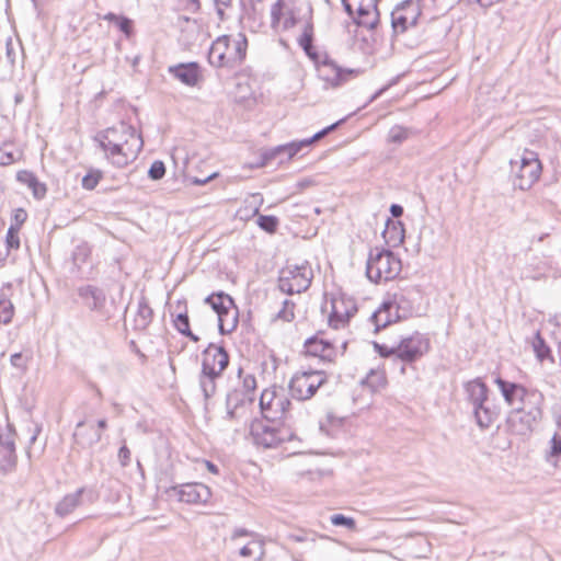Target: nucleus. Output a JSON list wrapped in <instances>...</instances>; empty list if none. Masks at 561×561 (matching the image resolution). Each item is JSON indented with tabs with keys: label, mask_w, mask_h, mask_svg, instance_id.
Segmentation results:
<instances>
[{
	"label": "nucleus",
	"mask_w": 561,
	"mask_h": 561,
	"mask_svg": "<svg viewBox=\"0 0 561 561\" xmlns=\"http://www.w3.org/2000/svg\"><path fill=\"white\" fill-rule=\"evenodd\" d=\"M105 158L117 168H124L138 157L144 141L135 127L126 123L108 127L95 136Z\"/></svg>",
	"instance_id": "f257e3e1"
},
{
	"label": "nucleus",
	"mask_w": 561,
	"mask_h": 561,
	"mask_svg": "<svg viewBox=\"0 0 561 561\" xmlns=\"http://www.w3.org/2000/svg\"><path fill=\"white\" fill-rule=\"evenodd\" d=\"M248 41L244 34L219 36L210 46L209 64L217 68H233L245 58Z\"/></svg>",
	"instance_id": "f03ea898"
},
{
	"label": "nucleus",
	"mask_w": 561,
	"mask_h": 561,
	"mask_svg": "<svg viewBox=\"0 0 561 561\" xmlns=\"http://www.w3.org/2000/svg\"><path fill=\"white\" fill-rule=\"evenodd\" d=\"M229 364V355L224 347L209 344L203 352L202 373L199 386L205 399H209L216 392V380Z\"/></svg>",
	"instance_id": "7ed1b4c3"
},
{
	"label": "nucleus",
	"mask_w": 561,
	"mask_h": 561,
	"mask_svg": "<svg viewBox=\"0 0 561 561\" xmlns=\"http://www.w3.org/2000/svg\"><path fill=\"white\" fill-rule=\"evenodd\" d=\"M402 268L401 260L391 251L374 248L366 262V275L370 282L380 283L396 278Z\"/></svg>",
	"instance_id": "20e7f679"
},
{
	"label": "nucleus",
	"mask_w": 561,
	"mask_h": 561,
	"mask_svg": "<svg viewBox=\"0 0 561 561\" xmlns=\"http://www.w3.org/2000/svg\"><path fill=\"white\" fill-rule=\"evenodd\" d=\"M511 176L515 187L519 190L530 188L540 178L541 162L537 152L525 149L511 162Z\"/></svg>",
	"instance_id": "39448f33"
},
{
	"label": "nucleus",
	"mask_w": 561,
	"mask_h": 561,
	"mask_svg": "<svg viewBox=\"0 0 561 561\" xmlns=\"http://www.w3.org/2000/svg\"><path fill=\"white\" fill-rule=\"evenodd\" d=\"M312 278L313 272L307 261L301 264H287L280 270L278 287L287 295L300 294L310 287Z\"/></svg>",
	"instance_id": "423d86ee"
},
{
	"label": "nucleus",
	"mask_w": 561,
	"mask_h": 561,
	"mask_svg": "<svg viewBox=\"0 0 561 561\" xmlns=\"http://www.w3.org/2000/svg\"><path fill=\"white\" fill-rule=\"evenodd\" d=\"M327 381L328 377L322 370L297 371L289 381V391L299 401L309 400Z\"/></svg>",
	"instance_id": "0eeeda50"
},
{
	"label": "nucleus",
	"mask_w": 561,
	"mask_h": 561,
	"mask_svg": "<svg viewBox=\"0 0 561 561\" xmlns=\"http://www.w3.org/2000/svg\"><path fill=\"white\" fill-rule=\"evenodd\" d=\"M495 383L512 409L525 408L529 404H543V396L537 390L527 389L523 385L506 381L500 377L495 379Z\"/></svg>",
	"instance_id": "6e6552de"
},
{
	"label": "nucleus",
	"mask_w": 561,
	"mask_h": 561,
	"mask_svg": "<svg viewBox=\"0 0 561 561\" xmlns=\"http://www.w3.org/2000/svg\"><path fill=\"white\" fill-rule=\"evenodd\" d=\"M542 417V404H529L525 408L511 410L506 424L512 434L519 436L529 435Z\"/></svg>",
	"instance_id": "1a4fd4ad"
},
{
	"label": "nucleus",
	"mask_w": 561,
	"mask_h": 561,
	"mask_svg": "<svg viewBox=\"0 0 561 561\" xmlns=\"http://www.w3.org/2000/svg\"><path fill=\"white\" fill-rule=\"evenodd\" d=\"M291 402L285 390L278 387H271L261 393L260 408L263 416L268 421L286 419Z\"/></svg>",
	"instance_id": "9d476101"
},
{
	"label": "nucleus",
	"mask_w": 561,
	"mask_h": 561,
	"mask_svg": "<svg viewBox=\"0 0 561 561\" xmlns=\"http://www.w3.org/2000/svg\"><path fill=\"white\" fill-rule=\"evenodd\" d=\"M251 435L254 444L263 448H276L295 438L289 428L276 427L263 422H256L251 426Z\"/></svg>",
	"instance_id": "9b49d317"
},
{
	"label": "nucleus",
	"mask_w": 561,
	"mask_h": 561,
	"mask_svg": "<svg viewBox=\"0 0 561 561\" xmlns=\"http://www.w3.org/2000/svg\"><path fill=\"white\" fill-rule=\"evenodd\" d=\"M323 310L329 312V325L333 329L344 328L357 311L355 301L344 295H332Z\"/></svg>",
	"instance_id": "f8f14e48"
},
{
	"label": "nucleus",
	"mask_w": 561,
	"mask_h": 561,
	"mask_svg": "<svg viewBox=\"0 0 561 561\" xmlns=\"http://www.w3.org/2000/svg\"><path fill=\"white\" fill-rule=\"evenodd\" d=\"M378 0H342L345 11L357 25L373 30L379 21Z\"/></svg>",
	"instance_id": "ddd939ff"
},
{
	"label": "nucleus",
	"mask_w": 561,
	"mask_h": 561,
	"mask_svg": "<svg viewBox=\"0 0 561 561\" xmlns=\"http://www.w3.org/2000/svg\"><path fill=\"white\" fill-rule=\"evenodd\" d=\"M316 64L318 76L329 87L336 88L343 84L355 71L341 68L327 54H321L312 60Z\"/></svg>",
	"instance_id": "4468645a"
},
{
	"label": "nucleus",
	"mask_w": 561,
	"mask_h": 561,
	"mask_svg": "<svg viewBox=\"0 0 561 561\" xmlns=\"http://www.w3.org/2000/svg\"><path fill=\"white\" fill-rule=\"evenodd\" d=\"M430 350V340L420 332L404 336L397 344V358L403 363H414Z\"/></svg>",
	"instance_id": "2eb2a0df"
},
{
	"label": "nucleus",
	"mask_w": 561,
	"mask_h": 561,
	"mask_svg": "<svg viewBox=\"0 0 561 561\" xmlns=\"http://www.w3.org/2000/svg\"><path fill=\"white\" fill-rule=\"evenodd\" d=\"M306 353L319 357L325 362H334L342 356L346 350V342L341 341L339 344L318 336L311 337L305 343Z\"/></svg>",
	"instance_id": "dca6fc26"
},
{
	"label": "nucleus",
	"mask_w": 561,
	"mask_h": 561,
	"mask_svg": "<svg viewBox=\"0 0 561 561\" xmlns=\"http://www.w3.org/2000/svg\"><path fill=\"white\" fill-rule=\"evenodd\" d=\"M253 401L249 391L243 389H233L226 398L225 420L240 422L247 414V405Z\"/></svg>",
	"instance_id": "f3484780"
},
{
	"label": "nucleus",
	"mask_w": 561,
	"mask_h": 561,
	"mask_svg": "<svg viewBox=\"0 0 561 561\" xmlns=\"http://www.w3.org/2000/svg\"><path fill=\"white\" fill-rule=\"evenodd\" d=\"M180 502L187 504L206 503L210 497V490L203 483H184L171 490Z\"/></svg>",
	"instance_id": "a211bd4d"
},
{
	"label": "nucleus",
	"mask_w": 561,
	"mask_h": 561,
	"mask_svg": "<svg viewBox=\"0 0 561 561\" xmlns=\"http://www.w3.org/2000/svg\"><path fill=\"white\" fill-rule=\"evenodd\" d=\"M420 14L419 5L407 2L402 8L397 9L391 14V24L396 33H403L409 27L416 24Z\"/></svg>",
	"instance_id": "6ab92c4d"
},
{
	"label": "nucleus",
	"mask_w": 561,
	"mask_h": 561,
	"mask_svg": "<svg viewBox=\"0 0 561 561\" xmlns=\"http://www.w3.org/2000/svg\"><path fill=\"white\" fill-rule=\"evenodd\" d=\"M297 19L283 0H278L271 8V26L275 32H283L294 27Z\"/></svg>",
	"instance_id": "aec40b11"
},
{
	"label": "nucleus",
	"mask_w": 561,
	"mask_h": 561,
	"mask_svg": "<svg viewBox=\"0 0 561 561\" xmlns=\"http://www.w3.org/2000/svg\"><path fill=\"white\" fill-rule=\"evenodd\" d=\"M169 72L188 87H195L202 79L199 66L196 62L179 64L169 67Z\"/></svg>",
	"instance_id": "412c9836"
},
{
	"label": "nucleus",
	"mask_w": 561,
	"mask_h": 561,
	"mask_svg": "<svg viewBox=\"0 0 561 561\" xmlns=\"http://www.w3.org/2000/svg\"><path fill=\"white\" fill-rule=\"evenodd\" d=\"M75 443L82 448H89L101 440V431L95 425L88 424L85 421L78 422L75 433Z\"/></svg>",
	"instance_id": "4be33fe9"
},
{
	"label": "nucleus",
	"mask_w": 561,
	"mask_h": 561,
	"mask_svg": "<svg viewBox=\"0 0 561 561\" xmlns=\"http://www.w3.org/2000/svg\"><path fill=\"white\" fill-rule=\"evenodd\" d=\"M304 148V142L293 141L289 144L280 145L270 150H266L263 154L262 165L267 164L270 161L278 159L279 162L290 160Z\"/></svg>",
	"instance_id": "5701e85b"
},
{
	"label": "nucleus",
	"mask_w": 561,
	"mask_h": 561,
	"mask_svg": "<svg viewBox=\"0 0 561 561\" xmlns=\"http://www.w3.org/2000/svg\"><path fill=\"white\" fill-rule=\"evenodd\" d=\"M472 411L476 422L481 428H489L499 415L497 410L489 400L472 407Z\"/></svg>",
	"instance_id": "b1692460"
},
{
	"label": "nucleus",
	"mask_w": 561,
	"mask_h": 561,
	"mask_svg": "<svg viewBox=\"0 0 561 561\" xmlns=\"http://www.w3.org/2000/svg\"><path fill=\"white\" fill-rule=\"evenodd\" d=\"M382 238L388 247L396 248L404 240V227L401 221L387 219Z\"/></svg>",
	"instance_id": "393cba45"
},
{
	"label": "nucleus",
	"mask_w": 561,
	"mask_h": 561,
	"mask_svg": "<svg viewBox=\"0 0 561 561\" xmlns=\"http://www.w3.org/2000/svg\"><path fill=\"white\" fill-rule=\"evenodd\" d=\"M79 296L90 310H101L105 304V294L102 289L94 286H83L79 288Z\"/></svg>",
	"instance_id": "a878e982"
},
{
	"label": "nucleus",
	"mask_w": 561,
	"mask_h": 561,
	"mask_svg": "<svg viewBox=\"0 0 561 561\" xmlns=\"http://www.w3.org/2000/svg\"><path fill=\"white\" fill-rule=\"evenodd\" d=\"M84 492L83 488L78 489L76 492L65 495L55 507V513L59 517H66L71 514L80 504L81 496Z\"/></svg>",
	"instance_id": "bb28decb"
},
{
	"label": "nucleus",
	"mask_w": 561,
	"mask_h": 561,
	"mask_svg": "<svg viewBox=\"0 0 561 561\" xmlns=\"http://www.w3.org/2000/svg\"><path fill=\"white\" fill-rule=\"evenodd\" d=\"M465 390L468 397V400L472 407L477 404H482V402L488 401V387L480 379H474L468 381L465 385Z\"/></svg>",
	"instance_id": "cd10ccee"
},
{
	"label": "nucleus",
	"mask_w": 561,
	"mask_h": 561,
	"mask_svg": "<svg viewBox=\"0 0 561 561\" xmlns=\"http://www.w3.org/2000/svg\"><path fill=\"white\" fill-rule=\"evenodd\" d=\"M312 41H313V24H312L311 20H308L305 22L301 35L298 37V44L311 60H313L314 58H317L320 55L316 50L314 46L312 45Z\"/></svg>",
	"instance_id": "c85d7f7f"
},
{
	"label": "nucleus",
	"mask_w": 561,
	"mask_h": 561,
	"mask_svg": "<svg viewBox=\"0 0 561 561\" xmlns=\"http://www.w3.org/2000/svg\"><path fill=\"white\" fill-rule=\"evenodd\" d=\"M218 328L221 334L231 333L238 324V309L234 302L225 311L219 312Z\"/></svg>",
	"instance_id": "c756f323"
},
{
	"label": "nucleus",
	"mask_w": 561,
	"mask_h": 561,
	"mask_svg": "<svg viewBox=\"0 0 561 561\" xmlns=\"http://www.w3.org/2000/svg\"><path fill=\"white\" fill-rule=\"evenodd\" d=\"M16 179L22 184L27 185L33 192L35 198L41 199L46 195V185L41 183L34 173L23 170L19 171L16 174Z\"/></svg>",
	"instance_id": "7c9ffc66"
},
{
	"label": "nucleus",
	"mask_w": 561,
	"mask_h": 561,
	"mask_svg": "<svg viewBox=\"0 0 561 561\" xmlns=\"http://www.w3.org/2000/svg\"><path fill=\"white\" fill-rule=\"evenodd\" d=\"M404 301V296L402 294H393L388 297L381 305L386 312L390 316L391 322H396L401 318L407 317V310L404 312H400V302Z\"/></svg>",
	"instance_id": "2f4dec72"
},
{
	"label": "nucleus",
	"mask_w": 561,
	"mask_h": 561,
	"mask_svg": "<svg viewBox=\"0 0 561 561\" xmlns=\"http://www.w3.org/2000/svg\"><path fill=\"white\" fill-rule=\"evenodd\" d=\"M362 385L367 387L371 392H378L387 385L386 373L379 369H371L362 380Z\"/></svg>",
	"instance_id": "473e14b6"
},
{
	"label": "nucleus",
	"mask_w": 561,
	"mask_h": 561,
	"mask_svg": "<svg viewBox=\"0 0 561 561\" xmlns=\"http://www.w3.org/2000/svg\"><path fill=\"white\" fill-rule=\"evenodd\" d=\"M239 554L249 561H261L264 556V545L260 540H251L239 549Z\"/></svg>",
	"instance_id": "72a5a7b5"
},
{
	"label": "nucleus",
	"mask_w": 561,
	"mask_h": 561,
	"mask_svg": "<svg viewBox=\"0 0 561 561\" xmlns=\"http://www.w3.org/2000/svg\"><path fill=\"white\" fill-rule=\"evenodd\" d=\"M152 319V309L148 305L145 297H141L138 301L137 312L135 317V325L137 329H146Z\"/></svg>",
	"instance_id": "f704fd0d"
},
{
	"label": "nucleus",
	"mask_w": 561,
	"mask_h": 561,
	"mask_svg": "<svg viewBox=\"0 0 561 561\" xmlns=\"http://www.w3.org/2000/svg\"><path fill=\"white\" fill-rule=\"evenodd\" d=\"M205 302L211 307V309L216 312L218 317L219 312H222L227 308H230V306L233 304V300L229 295L220 291L211 294L208 297H206Z\"/></svg>",
	"instance_id": "c9c22d12"
},
{
	"label": "nucleus",
	"mask_w": 561,
	"mask_h": 561,
	"mask_svg": "<svg viewBox=\"0 0 561 561\" xmlns=\"http://www.w3.org/2000/svg\"><path fill=\"white\" fill-rule=\"evenodd\" d=\"M104 20L114 23L126 37L133 35V21L130 19L114 13H107L104 15Z\"/></svg>",
	"instance_id": "e433bc0d"
},
{
	"label": "nucleus",
	"mask_w": 561,
	"mask_h": 561,
	"mask_svg": "<svg viewBox=\"0 0 561 561\" xmlns=\"http://www.w3.org/2000/svg\"><path fill=\"white\" fill-rule=\"evenodd\" d=\"M546 459L549 463L558 467L561 462V436L554 434L550 440V450L548 451Z\"/></svg>",
	"instance_id": "4c0bfd02"
},
{
	"label": "nucleus",
	"mask_w": 561,
	"mask_h": 561,
	"mask_svg": "<svg viewBox=\"0 0 561 561\" xmlns=\"http://www.w3.org/2000/svg\"><path fill=\"white\" fill-rule=\"evenodd\" d=\"M533 348L536 353L537 358L542 362L547 358L551 359L553 362V358L550 355V348L546 344L545 340L541 337L539 333H536L534 341H533Z\"/></svg>",
	"instance_id": "58836bf2"
},
{
	"label": "nucleus",
	"mask_w": 561,
	"mask_h": 561,
	"mask_svg": "<svg viewBox=\"0 0 561 561\" xmlns=\"http://www.w3.org/2000/svg\"><path fill=\"white\" fill-rule=\"evenodd\" d=\"M91 255V247L87 242H81L76 247L72 253L73 263L81 267L85 264Z\"/></svg>",
	"instance_id": "ea45409f"
},
{
	"label": "nucleus",
	"mask_w": 561,
	"mask_h": 561,
	"mask_svg": "<svg viewBox=\"0 0 561 561\" xmlns=\"http://www.w3.org/2000/svg\"><path fill=\"white\" fill-rule=\"evenodd\" d=\"M410 136H411L410 128H407V127H403L400 125H396V126L391 127L388 133V141L396 144V145H400L403 141H405Z\"/></svg>",
	"instance_id": "a19ab883"
},
{
	"label": "nucleus",
	"mask_w": 561,
	"mask_h": 561,
	"mask_svg": "<svg viewBox=\"0 0 561 561\" xmlns=\"http://www.w3.org/2000/svg\"><path fill=\"white\" fill-rule=\"evenodd\" d=\"M14 316V306L10 299L0 297V322L9 324Z\"/></svg>",
	"instance_id": "79ce46f5"
},
{
	"label": "nucleus",
	"mask_w": 561,
	"mask_h": 561,
	"mask_svg": "<svg viewBox=\"0 0 561 561\" xmlns=\"http://www.w3.org/2000/svg\"><path fill=\"white\" fill-rule=\"evenodd\" d=\"M32 359V355L23 353H14L10 356L11 365L16 368L21 374H25L28 368V363Z\"/></svg>",
	"instance_id": "37998d69"
},
{
	"label": "nucleus",
	"mask_w": 561,
	"mask_h": 561,
	"mask_svg": "<svg viewBox=\"0 0 561 561\" xmlns=\"http://www.w3.org/2000/svg\"><path fill=\"white\" fill-rule=\"evenodd\" d=\"M370 319L375 324L376 330L386 328L388 324L392 323L390 316L386 312L382 305L371 314Z\"/></svg>",
	"instance_id": "c03bdc74"
},
{
	"label": "nucleus",
	"mask_w": 561,
	"mask_h": 561,
	"mask_svg": "<svg viewBox=\"0 0 561 561\" xmlns=\"http://www.w3.org/2000/svg\"><path fill=\"white\" fill-rule=\"evenodd\" d=\"M103 178V174L100 170H91L88 172L87 175L82 178L81 184L82 187L85 190H93L99 184L101 179Z\"/></svg>",
	"instance_id": "a18cd8bd"
},
{
	"label": "nucleus",
	"mask_w": 561,
	"mask_h": 561,
	"mask_svg": "<svg viewBox=\"0 0 561 561\" xmlns=\"http://www.w3.org/2000/svg\"><path fill=\"white\" fill-rule=\"evenodd\" d=\"M294 308H295V304L289 299H285L283 301V307L277 312L275 319H279L285 322H290L295 318Z\"/></svg>",
	"instance_id": "49530a36"
},
{
	"label": "nucleus",
	"mask_w": 561,
	"mask_h": 561,
	"mask_svg": "<svg viewBox=\"0 0 561 561\" xmlns=\"http://www.w3.org/2000/svg\"><path fill=\"white\" fill-rule=\"evenodd\" d=\"M330 522L334 526H342L350 530H354L356 528V522L352 517H347L343 514H334L330 517Z\"/></svg>",
	"instance_id": "de8ad7c7"
},
{
	"label": "nucleus",
	"mask_w": 561,
	"mask_h": 561,
	"mask_svg": "<svg viewBox=\"0 0 561 561\" xmlns=\"http://www.w3.org/2000/svg\"><path fill=\"white\" fill-rule=\"evenodd\" d=\"M16 465V455L15 453L5 454L2 453V457L0 459V472L8 473L14 469Z\"/></svg>",
	"instance_id": "09e8293b"
},
{
	"label": "nucleus",
	"mask_w": 561,
	"mask_h": 561,
	"mask_svg": "<svg viewBox=\"0 0 561 561\" xmlns=\"http://www.w3.org/2000/svg\"><path fill=\"white\" fill-rule=\"evenodd\" d=\"M256 222L263 230L267 232H274L276 230L278 220L274 216L260 215Z\"/></svg>",
	"instance_id": "8fccbe9b"
},
{
	"label": "nucleus",
	"mask_w": 561,
	"mask_h": 561,
	"mask_svg": "<svg viewBox=\"0 0 561 561\" xmlns=\"http://www.w3.org/2000/svg\"><path fill=\"white\" fill-rule=\"evenodd\" d=\"M1 453H15L14 439L11 433L0 435Z\"/></svg>",
	"instance_id": "3c124183"
},
{
	"label": "nucleus",
	"mask_w": 561,
	"mask_h": 561,
	"mask_svg": "<svg viewBox=\"0 0 561 561\" xmlns=\"http://www.w3.org/2000/svg\"><path fill=\"white\" fill-rule=\"evenodd\" d=\"M164 174H165L164 163L160 160L152 162V164L148 171L149 178L152 180H160L164 176Z\"/></svg>",
	"instance_id": "603ef678"
},
{
	"label": "nucleus",
	"mask_w": 561,
	"mask_h": 561,
	"mask_svg": "<svg viewBox=\"0 0 561 561\" xmlns=\"http://www.w3.org/2000/svg\"><path fill=\"white\" fill-rule=\"evenodd\" d=\"M7 245L9 249H19V247H20L19 228L11 226L8 229Z\"/></svg>",
	"instance_id": "864d4df0"
},
{
	"label": "nucleus",
	"mask_w": 561,
	"mask_h": 561,
	"mask_svg": "<svg viewBox=\"0 0 561 561\" xmlns=\"http://www.w3.org/2000/svg\"><path fill=\"white\" fill-rule=\"evenodd\" d=\"M339 123L340 122H336V123L325 127L324 129H322V130L318 131L317 134H314L311 138L300 140V142H304V148L310 146L312 142L321 139L323 136H325L330 131L334 130L336 128V126L339 125Z\"/></svg>",
	"instance_id": "5fc2aeb1"
},
{
	"label": "nucleus",
	"mask_w": 561,
	"mask_h": 561,
	"mask_svg": "<svg viewBox=\"0 0 561 561\" xmlns=\"http://www.w3.org/2000/svg\"><path fill=\"white\" fill-rule=\"evenodd\" d=\"M374 347L381 357H396L397 358V345H386L374 343Z\"/></svg>",
	"instance_id": "6e6d98bb"
},
{
	"label": "nucleus",
	"mask_w": 561,
	"mask_h": 561,
	"mask_svg": "<svg viewBox=\"0 0 561 561\" xmlns=\"http://www.w3.org/2000/svg\"><path fill=\"white\" fill-rule=\"evenodd\" d=\"M174 325L180 333L184 334L186 331L190 333V321L186 313L178 314Z\"/></svg>",
	"instance_id": "4d7b16f0"
},
{
	"label": "nucleus",
	"mask_w": 561,
	"mask_h": 561,
	"mask_svg": "<svg viewBox=\"0 0 561 561\" xmlns=\"http://www.w3.org/2000/svg\"><path fill=\"white\" fill-rule=\"evenodd\" d=\"M118 461L119 463L123 466V467H127L130 462V450L129 448L126 446V444H124L121 448H119V451H118Z\"/></svg>",
	"instance_id": "13d9d810"
},
{
	"label": "nucleus",
	"mask_w": 561,
	"mask_h": 561,
	"mask_svg": "<svg viewBox=\"0 0 561 561\" xmlns=\"http://www.w3.org/2000/svg\"><path fill=\"white\" fill-rule=\"evenodd\" d=\"M255 385H256V382H255L254 377L247 376L243 380V386L241 389H243L244 391H249L252 394V391L254 390Z\"/></svg>",
	"instance_id": "bf43d9fd"
},
{
	"label": "nucleus",
	"mask_w": 561,
	"mask_h": 561,
	"mask_svg": "<svg viewBox=\"0 0 561 561\" xmlns=\"http://www.w3.org/2000/svg\"><path fill=\"white\" fill-rule=\"evenodd\" d=\"M27 218V214L24 209L22 208H18L15 211H14V220L16 221L18 225H22Z\"/></svg>",
	"instance_id": "052dcab7"
},
{
	"label": "nucleus",
	"mask_w": 561,
	"mask_h": 561,
	"mask_svg": "<svg viewBox=\"0 0 561 561\" xmlns=\"http://www.w3.org/2000/svg\"><path fill=\"white\" fill-rule=\"evenodd\" d=\"M390 213H391V215H392L393 217L399 218V217H401V216H402V214H403V208H402V206H400V205H398V204H393V205H391V207H390Z\"/></svg>",
	"instance_id": "680f3d73"
},
{
	"label": "nucleus",
	"mask_w": 561,
	"mask_h": 561,
	"mask_svg": "<svg viewBox=\"0 0 561 561\" xmlns=\"http://www.w3.org/2000/svg\"><path fill=\"white\" fill-rule=\"evenodd\" d=\"M501 0H476L482 8H490L493 4L500 2Z\"/></svg>",
	"instance_id": "e2e57ef3"
},
{
	"label": "nucleus",
	"mask_w": 561,
	"mask_h": 561,
	"mask_svg": "<svg viewBox=\"0 0 561 561\" xmlns=\"http://www.w3.org/2000/svg\"><path fill=\"white\" fill-rule=\"evenodd\" d=\"M215 5H216V12H217L219 20L224 21L225 20V9L227 7L219 5V3H215Z\"/></svg>",
	"instance_id": "0e129e2a"
},
{
	"label": "nucleus",
	"mask_w": 561,
	"mask_h": 561,
	"mask_svg": "<svg viewBox=\"0 0 561 561\" xmlns=\"http://www.w3.org/2000/svg\"><path fill=\"white\" fill-rule=\"evenodd\" d=\"M13 162V157L11 153L5 154V157L0 158V163L2 165H7Z\"/></svg>",
	"instance_id": "69168bd1"
},
{
	"label": "nucleus",
	"mask_w": 561,
	"mask_h": 561,
	"mask_svg": "<svg viewBox=\"0 0 561 561\" xmlns=\"http://www.w3.org/2000/svg\"><path fill=\"white\" fill-rule=\"evenodd\" d=\"M248 531L245 529H236L232 535V540H237L242 536H247Z\"/></svg>",
	"instance_id": "338daca9"
},
{
	"label": "nucleus",
	"mask_w": 561,
	"mask_h": 561,
	"mask_svg": "<svg viewBox=\"0 0 561 561\" xmlns=\"http://www.w3.org/2000/svg\"><path fill=\"white\" fill-rule=\"evenodd\" d=\"M188 8L193 11L197 10L199 8V1L198 0H186Z\"/></svg>",
	"instance_id": "774afa93"
}]
</instances>
